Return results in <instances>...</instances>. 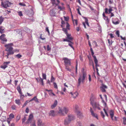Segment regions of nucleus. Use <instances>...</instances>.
Wrapping results in <instances>:
<instances>
[{
    "label": "nucleus",
    "instance_id": "9d476101",
    "mask_svg": "<svg viewBox=\"0 0 126 126\" xmlns=\"http://www.w3.org/2000/svg\"><path fill=\"white\" fill-rule=\"evenodd\" d=\"M5 36V35L4 34H2L0 36V40H1V42L2 44H5L7 41Z\"/></svg>",
    "mask_w": 126,
    "mask_h": 126
},
{
    "label": "nucleus",
    "instance_id": "864d4df0",
    "mask_svg": "<svg viewBox=\"0 0 126 126\" xmlns=\"http://www.w3.org/2000/svg\"><path fill=\"white\" fill-rule=\"evenodd\" d=\"M18 15L20 16H22L23 15L22 14L21 11H20L18 12Z\"/></svg>",
    "mask_w": 126,
    "mask_h": 126
},
{
    "label": "nucleus",
    "instance_id": "de8ad7c7",
    "mask_svg": "<svg viewBox=\"0 0 126 126\" xmlns=\"http://www.w3.org/2000/svg\"><path fill=\"white\" fill-rule=\"evenodd\" d=\"M116 34L118 36V37H119L120 36L119 32V31H117L116 32Z\"/></svg>",
    "mask_w": 126,
    "mask_h": 126
},
{
    "label": "nucleus",
    "instance_id": "b1692460",
    "mask_svg": "<svg viewBox=\"0 0 126 126\" xmlns=\"http://www.w3.org/2000/svg\"><path fill=\"white\" fill-rule=\"evenodd\" d=\"M14 118V115L13 114L11 113L9 115V117L8 118V120H11Z\"/></svg>",
    "mask_w": 126,
    "mask_h": 126
},
{
    "label": "nucleus",
    "instance_id": "6e6552de",
    "mask_svg": "<svg viewBox=\"0 0 126 126\" xmlns=\"http://www.w3.org/2000/svg\"><path fill=\"white\" fill-rule=\"evenodd\" d=\"M63 60H64L65 66H70L71 64L70 60L67 58H63Z\"/></svg>",
    "mask_w": 126,
    "mask_h": 126
},
{
    "label": "nucleus",
    "instance_id": "4be33fe9",
    "mask_svg": "<svg viewBox=\"0 0 126 126\" xmlns=\"http://www.w3.org/2000/svg\"><path fill=\"white\" fill-rule=\"evenodd\" d=\"M50 15L52 16H55V13L54 12L53 10H51L50 12Z\"/></svg>",
    "mask_w": 126,
    "mask_h": 126
},
{
    "label": "nucleus",
    "instance_id": "13d9d810",
    "mask_svg": "<svg viewBox=\"0 0 126 126\" xmlns=\"http://www.w3.org/2000/svg\"><path fill=\"white\" fill-rule=\"evenodd\" d=\"M47 51H49L51 50V48L49 47V45H47Z\"/></svg>",
    "mask_w": 126,
    "mask_h": 126
},
{
    "label": "nucleus",
    "instance_id": "a18cd8bd",
    "mask_svg": "<svg viewBox=\"0 0 126 126\" xmlns=\"http://www.w3.org/2000/svg\"><path fill=\"white\" fill-rule=\"evenodd\" d=\"M101 115L102 117L104 119L105 115L104 114L103 112L102 111L101 112Z\"/></svg>",
    "mask_w": 126,
    "mask_h": 126
},
{
    "label": "nucleus",
    "instance_id": "f3484780",
    "mask_svg": "<svg viewBox=\"0 0 126 126\" xmlns=\"http://www.w3.org/2000/svg\"><path fill=\"white\" fill-rule=\"evenodd\" d=\"M49 116L54 117L55 115V113L54 111L53 110H50L49 113Z\"/></svg>",
    "mask_w": 126,
    "mask_h": 126
},
{
    "label": "nucleus",
    "instance_id": "20e7f679",
    "mask_svg": "<svg viewBox=\"0 0 126 126\" xmlns=\"http://www.w3.org/2000/svg\"><path fill=\"white\" fill-rule=\"evenodd\" d=\"M74 119L73 115H68V117L66 118L64 121V124L67 125L70 124L71 121Z\"/></svg>",
    "mask_w": 126,
    "mask_h": 126
},
{
    "label": "nucleus",
    "instance_id": "37998d69",
    "mask_svg": "<svg viewBox=\"0 0 126 126\" xmlns=\"http://www.w3.org/2000/svg\"><path fill=\"white\" fill-rule=\"evenodd\" d=\"M65 69H67V70L69 72H71V69H70L68 67V66H65Z\"/></svg>",
    "mask_w": 126,
    "mask_h": 126
},
{
    "label": "nucleus",
    "instance_id": "6e6d98bb",
    "mask_svg": "<svg viewBox=\"0 0 126 126\" xmlns=\"http://www.w3.org/2000/svg\"><path fill=\"white\" fill-rule=\"evenodd\" d=\"M101 89L102 92H106V90L105 89L102 87H101Z\"/></svg>",
    "mask_w": 126,
    "mask_h": 126
},
{
    "label": "nucleus",
    "instance_id": "2f4dec72",
    "mask_svg": "<svg viewBox=\"0 0 126 126\" xmlns=\"http://www.w3.org/2000/svg\"><path fill=\"white\" fill-rule=\"evenodd\" d=\"M104 19L107 23H109V20L107 16H106L105 17H104Z\"/></svg>",
    "mask_w": 126,
    "mask_h": 126
},
{
    "label": "nucleus",
    "instance_id": "603ef678",
    "mask_svg": "<svg viewBox=\"0 0 126 126\" xmlns=\"http://www.w3.org/2000/svg\"><path fill=\"white\" fill-rule=\"evenodd\" d=\"M19 4L21 6H26L25 4L22 3H19Z\"/></svg>",
    "mask_w": 126,
    "mask_h": 126
},
{
    "label": "nucleus",
    "instance_id": "72a5a7b5",
    "mask_svg": "<svg viewBox=\"0 0 126 126\" xmlns=\"http://www.w3.org/2000/svg\"><path fill=\"white\" fill-rule=\"evenodd\" d=\"M70 43H69L68 45L69 46L71 47L72 48L74 49V47L73 46V43H72V42L70 41V42H69Z\"/></svg>",
    "mask_w": 126,
    "mask_h": 126
},
{
    "label": "nucleus",
    "instance_id": "f704fd0d",
    "mask_svg": "<svg viewBox=\"0 0 126 126\" xmlns=\"http://www.w3.org/2000/svg\"><path fill=\"white\" fill-rule=\"evenodd\" d=\"M42 77L43 79H46V74L42 73Z\"/></svg>",
    "mask_w": 126,
    "mask_h": 126
},
{
    "label": "nucleus",
    "instance_id": "412c9836",
    "mask_svg": "<svg viewBox=\"0 0 126 126\" xmlns=\"http://www.w3.org/2000/svg\"><path fill=\"white\" fill-rule=\"evenodd\" d=\"M36 79L38 82L41 83L42 85H44V83L43 82V80L42 78H40L38 79V80L37 79Z\"/></svg>",
    "mask_w": 126,
    "mask_h": 126
},
{
    "label": "nucleus",
    "instance_id": "49530a36",
    "mask_svg": "<svg viewBox=\"0 0 126 126\" xmlns=\"http://www.w3.org/2000/svg\"><path fill=\"white\" fill-rule=\"evenodd\" d=\"M78 64L77 61L76 62V73L77 74V67H78Z\"/></svg>",
    "mask_w": 126,
    "mask_h": 126
},
{
    "label": "nucleus",
    "instance_id": "5fc2aeb1",
    "mask_svg": "<svg viewBox=\"0 0 126 126\" xmlns=\"http://www.w3.org/2000/svg\"><path fill=\"white\" fill-rule=\"evenodd\" d=\"M16 56L18 58H20L22 57V56L19 54L17 55Z\"/></svg>",
    "mask_w": 126,
    "mask_h": 126
},
{
    "label": "nucleus",
    "instance_id": "4468645a",
    "mask_svg": "<svg viewBox=\"0 0 126 126\" xmlns=\"http://www.w3.org/2000/svg\"><path fill=\"white\" fill-rule=\"evenodd\" d=\"M90 111L91 112L92 115L93 116H94V117L96 118L97 119H98L97 115L96 114L94 113V111L91 108H90Z\"/></svg>",
    "mask_w": 126,
    "mask_h": 126
},
{
    "label": "nucleus",
    "instance_id": "052dcab7",
    "mask_svg": "<svg viewBox=\"0 0 126 126\" xmlns=\"http://www.w3.org/2000/svg\"><path fill=\"white\" fill-rule=\"evenodd\" d=\"M110 36L111 38H113L114 37V36L113 35V34L112 33H110Z\"/></svg>",
    "mask_w": 126,
    "mask_h": 126
},
{
    "label": "nucleus",
    "instance_id": "9b49d317",
    "mask_svg": "<svg viewBox=\"0 0 126 126\" xmlns=\"http://www.w3.org/2000/svg\"><path fill=\"white\" fill-rule=\"evenodd\" d=\"M37 126H46L45 123H43L42 120L40 118L37 119Z\"/></svg>",
    "mask_w": 126,
    "mask_h": 126
},
{
    "label": "nucleus",
    "instance_id": "4c0bfd02",
    "mask_svg": "<svg viewBox=\"0 0 126 126\" xmlns=\"http://www.w3.org/2000/svg\"><path fill=\"white\" fill-rule=\"evenodd\" d=\"M78 20L77 19L73 20V22L74 24H75L76 25L78 24Z\"/></svg>",
    "mask_w": 126,
    "mask_h": 126
},
{
    "label": "nucleus",
    "instance_id": "e433bc0d",
    "mask_svg": "<svg viewBox=\"0 0 126 126\" xmlns=\"http://www.w3.org/2000/svg\"><path fill=\"white\" fill-rule=\"evenodd\" d=\"M55 80V78L53 77L52 75H51V82H52Z\"/></svg>",
    "mask_w": 126,
    "mask_h": 126
},
{
    "label": "nucleus",
    "instance_id": "0e129e2a",
    "mask_svg": "<svg viewBox=\"0 0 126 126\" xmlns=\"http://www.w3.org/2000/svg\"><path fill=\"white\" fill-rule=\"evenodd\" d=\"M46 31H47L49 34V32L48 29V28L47 27L46 29Z\"/></svg>",
    "mask_w": 126,
    "mask_h": 126
},
{
    "label": "nucleus",
    "instance_id": "774afa93",
    "mask_svg": "<svg viewBox=\"0 0 126 126\" xmlns=\"http://www.w3.org/2000/svg\"><path fill=\"white\" fill-rule=\"evenodd\" d=\"M88 6L90 8V9L92 10H94V8L90 5H88Z\"/></svg>",
    "mask_w": 126,
    "mask_h": 126
},
{
    "label": "nucleus",
    "instance_id": "39448f33",
    "mask_svg": "<svg viewBox=\"0 0 126 126\" xmlns=\"http://www.w3.org/2000/svg\"><path fill=\"white\" fill-rule=\"evenodd\" d=\"M90 101L91 104L92 105L94 109H97L99 110H100L99 104L95 102L93 99L91 98Z\"/></svg>",
    "mask_w": 126,
    "mask_h": 126
},
{
    "label": "nucleus",
    "instance_id": "aec40b11",
    "mask_svg": "<svg viewBox=\"0 0 126 126\" xmlns=\"http://www.w3.org/2000/svg\"><path fill=\"white\" fill-rule=\"evenodd\" d=\"M58 102L57 100H56L55 101L53 104L51 106V108L52 109H53L56 107L57 105Z\"/></svg>",
    "mask_w": 126,
    "mask_h": 126
},
{
    "label": "nucleus",
    "instance_id": "5701e85b",
    "mask_svg": "<svg viewBox=\"0 0 126 126\" xmlns=\"http://www.w3.org/2000/svg\"><path fill=\"white\" fill-rule=\"evenodd\" d=\"M4 28L2 26H0V33H2L4 32Z\"/></svg>",
    "mask_w": 126,
    "mask_h": 126
},
{
    "label": "nucleus",
    "instance_id": "7ed1b4c3",
    "mask_svg": "<svg viewBox=\"0 0 126 126\" xmlns=\"http://www.w3.org/2000/svg\"><path fill=\"white\" fill-rule=\"evenodd\" d=\"M13 46V44L11 43L6 44L4 46V47L6 48L5 50L8 53L13 54L14 52L13 48L12 47Z\"/></svg>",
    "mask_w": 126,
    "mask_h": 126
},
{
    "label": "nucleus",
    "instance_id": "680f3d73",
    "mask_svg": "<svg viewBox=\"0 0 126 126\" xmlns=\"http://www.w3.org/2000/svg\"><path fill=\"white\" fill-rule=\"evenodd\" d=\"M63 41H66L68 42H70V41L68 39H67H67H64Z\"/></svg>",
    "mask_w": 126,
    "mask_h": 126
},
{
    "label": "nucleus",
    "instance_id": "7c9ffc66",
    "mask_svg": "<svg viewBox=\"0 0 126 126\" xmlns=\"http://www.w3.org/2000/svg\"><path fill=\"white\" fill-rule=\"evenodd\" d=\"M123 124L125 125H126V118L125 117H124L123 118Z\"/></svg>",
    "mask_w": 126,
    "mask_h": 126
},
{
    "label": "nucleus",
    "instance_id": "69168bd1",
    "mask_svg": "<svg viewBox=\"0 0 126 126\" xmlns=\"http://www.w3.org/2000/svg\"><path fill=\"white\" fill-rule=\"evenodd\" d=\"M90 82L91 81V75H89V78H88Z\"/></svg>",
    "mask_w": 126,
    "mask_h": 126
},
{
    "label": "nucleus",
    "instance_id": "3c124183",
    "mask_svg": "<svg viewBox=\"0 0 126 126\" xmlns=\"http://www.w3.org/2000/svg\"><path fill=\"white\" fill-rule=\"evenodd\" d=\"M64 20L66 21H67L68 20L69 18L68 17H65L64 16Z\"/></svg>",
    "mask_w": 126,
    "mask_h": 126
},
{
    "label": "nucleus",
    "instance_id": "473e14b6",
    "mask_svg": "<svg viewBox=\"0 0 126 126\" xmlns=\"http://www.w3.org/2000/svg\"><path fill=\"white\" fill-rule=\"evenodd\" d=\"M32 100H33L36 102H38V100L36 96H35L33 98H32Z\"/></svg>",
    "mask_w": 126,
    "mask_h": 126
},
{
    "label": "nucleus",
    "instance_id": "ddd939ff",
    "mask_svg": "<svg viewBox=\"0 0 126 126\" xmlns=\"http://www.w3.org/2000/svg\"><path fill=\"white\" fill-rule=\"evenodd\" d=\"M33 117L32 114L29 115V118L26 122L27 124L31 123L32 120L33 118Z\"/></svg>",
    "mask_w": 126,
    "mask_h": 126
},
{
    "label": "nucleus",
    "instance_id": "a211bd4d",
    "mask_svg": "<svg viewBox=\"0 0 126 126\" xmlns=\"http://www.w3.org/2000/svg\"><path fill=\"white\" fill-rule=\"evenodd\" d=\"M109 113L112 120H113V117L114 115V112L112 110H111L109 112Z\"/></svg>",
    "mask_w": 126,
    "mask_h": 126
},
{
    "label": "nucleus",
    "instance_id": "c9c22d12",
    "mask_svg": "<svg viewBox=\"0 0 126 126\" xmlns=\"http://www.w3.org/2000/svg\"><path fill=\"white\" fill-rule=\"evenodd\" d=\"M27 116V115H25L24 116V118L22 119V123H23L25 121L26 119V117Z\"/></svg>",
    "mask_w": 126,
    "mask_h": 126
},
{
    "label": "nucleus",
    "instance_id": "c756f323",
    "mask_svg": "<svg viewBox=\"0 0 126 126\" xmlns=\"http://www.w3.org/2000/svg\"><path fill=\"white\" fill-rule=\"evenodd\" d=\"M4 20L2 16L0 17V25H1L3 21Z\"/></svg>",
    "mask_w": 126,
    "mask_h": 126
},
{
    "label": "nucleus",
    "instance_id": "8fccbe9b",
    "mask_svg": "<svg viewBox=\"0 0 126 126\" xmlns=\"http://www.w3.org/2000/svg\"><path fill=\"white\" fill-rule=\"evenodd\" d=\"M11 108L13 110H15L16 109V107L15 105H13L11 106Z\"/></svg>",
    "mask_w": 126,
    "mask_h": 126
},
{
    "label": "nucleus",
    "instance_id": "a878e982",
    "mask_svg": "<svg viewBox=\"0 0 126 126\" xmlns=\"http://www.w3.org/2000/svg\"><path fill=\"white\" fill-rule=\"evenodd\" d=\"M20 100L19 99H16L15 100L16 103L19 105H20Z\"/></svg>",
    "mask_w": 126,
    "mask_h": 126
},
{
    "label": "nucleus",
    "instance_id": "6ab92c4d",
    "mask_svg": "<svg viewBox=\"0 0 126 126\" xmlns=\"http://www.w3.org/2000/svg\"><path fill=\"white\" fill-rule=\"evenodd\" d=\"M73 96V97L75 98L77 97L78 95V93L77 92H75V93L72 94V92L70 93Z\"/></svg>",
    "mask_w": 126,
    "mask_h": 126
},
{
    "label": "nucleus",
    "instance_id": "338daca9",
    "mask_svg": "<svg viewBox=\"0 0 126 126\" xmlns=\"http://www.w3.org/2000/svg\"><path fill=\"white\" fill-rule=\"evenodd\" d=\"M10 62H4V64H6V65H7V64L9 63H10Z\"/></svg>",
    "mask_w": 126,
    "mask_h": 126
},
{
    "label": "nucleus",
    "instance_id": "e2e57ef3",
    "mask_svg": "<svg viewBox=\"0 0 126 126\" xmlns=\"http://www.w3.org/2000/svg\"><path fill=\"white\" fill-rule=\"evenodd\" d=\"M29 111V109L28 108H27L25 110L26 112L27 113H28Z\"/></svg>",
    "mask_w": 126,
    "mask_h": 126
},
{
    "label": "nucleus",
    "instance_id": "0eeeda50",
    "mask_svg": "<svg viewBox=\"0 0 126 126\" xmlns=\"http://www.w3.org/2000/svg\"><path fill=\"white\" fill-rule=\"evenodd\" d=\"M11 3L8 0H6L4 2L2 1L1 2V6L3 7L6 8L10 5Z\"/></svg>",
    "mask_w": 126,
    "mask_h": 126
},
{
    "label": "nucleus",
    "instance_id": "c85d7f7f",
    "mask_svg": "<svg viewBox=\"0 0 126 126\" xmlns=\"http://www.w3.org/2000/svg\"><path fill=\"white\" fill-rule=\"evenodd\" d=\"M51 1L53 5L55 4L56 6H58V4H57V3H55V0H51Z\"/></svg>",
    "mask_w": 126,
    "mask_h": 126
},
{
    "label": "nucleus",
    "instance_id": "79ce46f5",
    "mask_svg": "<svg viewBox=\"0 0 126 126\" xmlns=\"http://www.w3.org/2000/svg\"><path fill=\"white\" fill-rule=\"evenodd\" d=\"M81 9V8L79 7V8L77 9V11L78 12V13L80 15H81V14L79 11V10Z\"/></svg>",
    "mask_w": 126,
    "mask_h": 126
},
{
    "label": "nucleus",
    "instance_id": "1a4fd4ad",
    "mask_svg": "<svg viewBox=\"0 0 126 126\" xmlns=\"http://www.w3.org/2000/svg\"><path fill=\"white\" fill-rule=\"evenodd\" d=\"M110 8L108 9L106 8L105 9V13L106 14L108 13L109 14H110V17H111L114 16V14L111 12L112 11V8L110 7H109Z\"/></svg>",
    "mask_w": 126,
    "mask_h": 126
},
{
    "label": "nucleus",
    "instance_id": "423d86ee",
    "mask_svg": "<svg viewBox=\"0 0 126 126\" xmlns=\"http://www.w3.org/2000/svg\"><path fill=\"white\" fill-rule=\"evenodd\" d=\"M68 110L66 107H63L62 108L60 109L58 111V113L61 115H64L65 114H66L68 112Z\"/></svg>",
    "mask_w": 126,
    "mask_h": 126
},
{
    "label": "nucleus",
    "instance_id": "09e8293b",
    "mask_svg": "<svg viewBox=\"0 0 126 126\" xmlns=\"http://www.w3.org/2000/svg\"><path fill=\"white\" fill-rule=\"evenodd\" d=\"M53 85H54V87L56 89H57L58 88L57 85L56 83L54 82L53 83Z\"/></svg>",
    "mask_w": 126,
    "mask_h": 126
},
{
    "label": "nucleus",
    "instance_id": "c03bdc74",
    "mask_svg": "<svg viewBox=\"0 0 126 126\" xmlns=\"http://www.w3.org/2000/svg\"><path fill=\"white\" fill-rule=\"evenodd\" d=\"M13 54L11 53H10L8 52L7 53V55H5V56L7 58H8V56H9L10 55H12Z\"/></svg>",
    "mask_w": 126,
    "mask_h": 126
},
{
    "label": "nucleus",
    "instance_id": "bf43d9fd",
    "mask_svg": "<svg viewBox=\"0 0 126 126\" xmlns=\"http://www.w3.org/2000/svg\"><path fill=\"white\" fill-rule=\"evenodd\" d=\"M79 126H82V124L81 123L79 122H78L77 123Z\"/></svg>",
    "mask_w": 126,
    "mask_h": 126
},
{
    "label": "nucleus",
    "instance_id": "f257e3e1",
    "mask_svg": "<svg viewBox=\"0 0 126 126\" xmlns=\"http://www.w3.org/2000/svg\"><path fill=\"white\" fill-rule=\"evenodd\" d=\"M61 24V27L62 28V30L66 34V38L69 40H72L73 38L71 37V34L68 33V30H70V25L67 22L65 23L64 21L62 20Z\"/></svg>",
    "mask_w": 126,
    "mask_h": 126
},
{
    "label": "nucleus",
    "instance_id": "cd10ccee",
    "mask_svg": "<svg viewBox=\"0 0 126 126\" xmlns=\"http://www.w3.org/2000/svg\"><path fill=\"white\" fill-rule=\"evenodd\" d=\"M112 23L116 25L118 24L119 23L120 21L118 20V21H116V22H115L114 21L112 20Z\"/></svg>",
    "mask_w": 126,
    "mask_h": 126
},
{
    "label": "nucleus",
    "instance_id": "4d7b16f0",
    "mask_svg": "<svg viewBox=\"0 0 126 126\" xmlns=\"http://www.w3.org/2000/svg\"><path fill=\"white\" fill-rule=\"evenodd\" d=\"M120 37L122 40H126V38L125 37H123L121 36Z\"/></svg>",
    "mask_w": 126,
    "mask_h": 126
},
{
    "label": "nucleus",
    "instance_id": "58836bf2",
    "mask_svg": "<svg viewBox=\"0 0 126 126\" xmlns=\"http://www.w3.org/2000/svg\"><path fill=\"white\" fill-rule=\"evenodd\" d=\"M7 67V66L6 65H1L0 66V67L1 68H3L4 69H5Z\"/></svg>",
    "mask_w": 126,
    "mask_h": 126
},
{
    "label": "nucleus",
    "instance_id": "a19ab883",
    "mask_svg": "<svg viewBox=\"0 0 126 126\" xmlns=\"http://www.w3.org/2000/svg\"><path fill=\"white\" fill-rule=\"evenodd\" d=\"M31 126H36L35 124V121H34L31 125Z\"/></svg>",
    "mask_w": 126,
    "mask_h": 126
},
{
    "label": "nucleus",
    "instance_id": "dca6fc26",
    "mask_svg": "<svg viewBox=\"0 0 126 126\" xmlns=\"http://www.w3.org/2000/svg\"><path fill=\"white\" fill-rule=\"evenodd\" d=\"M84 18L85 19V22H83L82 24L83 25H84V28L86 29V24L88 26H89V25L88 22V19L86 17H84Z\"/></svg>",
    "mask_w": 126,
    "mask_h": 126
},
{
    "label": "nucleus",
    "instance_id": "ea45409f",
    "mask_svg": "<svg viewBox=\"0 0 126 126\" xmlns=\"http://www.w3.org/2000/svg\"><path fill=\"white\" fill-rule=\"evenodd\" d=\"M74 108L75 109V112H76L77 110H78V109L79 108V107L77 105H75L74 106Z\"/></svg>",
    "mask_w": 126,
    "mask_h": 126
},
{
    "label": "nucleus",
    "instance_id": "2eb2a0df",
    "mask_svg": "<svg viewBox=\"0 0 126 126\" xmlns=\"http://www.w3.org/2000/svg\"><path fill=\"white\" fill-rule=\"evenodd\" d=\"M75 112L77 114L78 117L80 118H81L82 117V113L80 111L77 110Z\"/></svg>",
    "mask_w": 126,
    "mask_h": 126
},
{
    "label": "nucleus",
    "instance_id": "393cba45",
    "mask_svg": "<svg viewBox=\"0 0 126 126\" xmlns=\"http://www.w3.org/2000/svg\"><path fill=\"white\" fill-rule=\"evenodd\" d=\"M46 90L48 92L49 94L50 95H52V90H48L46 89Z\"/></svg>",
    "mask_w": 126,
    "mask_h": 126
},
{
    "label": "nucleus",
    "instance_id": "f8f14e48",
    "mask_svg": "<svg viewBox=\"0 0 126 126\" xmlns=\"http://www.w3.org/2000/svg\"><path fill=\"white\" fill-rule=\"evenodd\" d=\"M102 103L103 104V105L104 106V108L103 109V110L107 116V117H108L109 116L108 114L105 110V109L106 108H108L107 103L106 102L104 101L103 99L102 100Z\"/></svg>",
    "mask_w": 126,
    "mask_h": 126
},
{
    "label": "nucleus",
    "instance_id": "bb28decb",
    "mask_svg": "<svg viewBox=\"0 0 126 126\" xmlns=\"http://www.w3.org/2000/svg\"><path fill=\"white\" fill-rule=\"evenodd\" d=\"M58 6V8L60 9V11L63 10L65 9V8L63 6L61 7L60 6H59V5Z\"/></svg>",
    "mask_w": 126,
    "mask_h": 126
},
{
    "label": "nucleus",
    "instance_id": "f03ea898",
    "mask_svg": "<svg viewBox=\"0 0 126 126\" xmlns=\"http://www.w3.org/2000/svg\"><path fill=\"white\" fill-rule=\"evenodd\" d=\"M86 77V73L84 72L82 73V74L80 75L78 80V86H79L81 83H83L84 82Z\"/></svg>",
    "mask_w": 126,
    "mask_h": 126
}]
</instances>
